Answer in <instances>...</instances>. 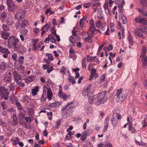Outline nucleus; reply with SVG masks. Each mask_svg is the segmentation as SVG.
Returning <instances> with one entry per match:
<instances>
[{"instance_id":"obj_29","label":"nucleus","mask_w":147,"mask_h":147,"mask_svg":"<svg viewBox=\"0 0 147 147\" xmlns=\"http://www.w3.org/2000/svg\"><path fill=\"white\" fill-rule=\"evenodd\" d=\"M12 124L14 125H16L18 124V121L16 116H13L12 118Z\"/></svg>"},{"instance_id":"obj_15","label":"nucleus","mask_w":147,"mask_h":147,"mask_svg":"<svg viewBox=\"0 0 147 147\" xmlns=\"http://www.w3.org/2000/svg\"><path fill=\"white\" fill-rule=\"evenodd\" d=\"M9 94V92L7 89H6L3 87L0 88V95L3 96L4 95Z\"/></svg>"},{"instance_id":"obj_52","label":"nucleus","mask_w":147,"mask_h":147,"mask_svg":"<svg viewBox=\"0 0 147 147\" xmlns=\"http://www.w3.org/2000/svg\"><path fill=\"white\" fill-rule=\"evenodd\" d=\"M16 104L17 107L18 109L20 110L22 108L21 104L19 102L16 101Z\"/></svg>"},{"instance_id":"obj_50","label":"nucleus","mask_w":147,"mask_h":147,"mask_svg":"<svg viewBox=\"0 0 147 147\" xmlns=\"http://www.w3.org/2000/svg\"><path fill=\"white\" fill-rule=\"evenodd\" d=\"M1 105L3 108V109L4 110L6 109L7 107V105L5 103L4 101H3L1 102Z\"/></svg>"},{"instance_id":"obj_45","label":"nucleus","mask_w":147,"mask_h":147,"mask_svg":"<svg viewBox=\"0 0 147 147\" xmlns=\"http://www.w3.org/2000/svg\"><path fill=\"white\" fill-rule=\"evenodd\" d=\"M95 29H89V32L88 34V36L92 37L94 34V31Z\"/></svg>"},{"instance_id":"obj_11","label":"nucleus","mask_w":147,"mask_h":147,"mask_svg":"<svg viewBox=\"0 0 147 147\" xmlns=\"http://www.w3.org/2000/svg\"><path fill=\"white\" fill-rule=\"evenodd\" d=\"M91 85H89L83 91L82 94L84 96L87 95L88 96L90 94H92V93L91 92Z\"/></svg>"},{"instance_id":"obj_17","label":"nucleus","mask_w":147,"mask_h":147,"mask_svg":"<svg viewBox=\"0 0 147 147\" xmlns=\"http://www.w3.org/2000/svg\"><path fill=\"white\" fill-rule=\"evenodd\" d=\"M108 1L105 2L103 5V7L106 13L110 14L111 13V11L108 8Z\"/></svg>"},{"instance_id":"obj_61","label":"nucleus","mask_w":147,"mask_h":147,"mask_svg":"<svg viewBox=\"0 0 147 147\" xmlns=\"http://www.w3.org/2000/svg\"><path fill=\"white\" fill-rule=\"evenodd\" d=\"M141 124H142V125L143 127H145L147 125V123H146L145 120H144L142 121L141 122Z\"/></svg>"},{"instance_id":"obj_39","label":"nucleus","mask_w":147,"mask_h":147,"mask_svg":"<svg viewBox=\"0 0 147 147\" xmlns=\"http://www.w3.org/2000/svg\"><path fill=\"white\" fill-rule=\"evenodd\" d=\"M71 96L70 95H67L65 93L63 94V95L61 98H62L63 100H66L67 99L69 98Z\"/></svg>"},{"instance_id":"obj_59","label":"nucleus","mask_w":147,"mask_h":147,"mask_svg":"<svg viewBox=\"0 0 147 147\" xmlns=\"http://www.w3.org/2000/svg\"><path fill=\"white\" fill-rule=\"evenodd\" d=\"M7 12H4L2 14H1V18L3 19H4L7 16Z\"/></svg>"},{"instance_id":"obj_28","label":"nucleus","mask_w":147,"mask_h":147,"mask_svg":"<svg viewBox=\"0 0 147 147\" xmlns=\"http://www.w3.org/2000/svg\"><path fill=\"white\" fill-rule=\"evenodd\" d=\"M39 88L38 86H36L34 89L32 90V93L33 95H35L37 94V92L38 91Z\"/></svg>"},{"instance_id":"obj_12","label":"nucleus","mask_w":147,"mask_h":147,"mask_svg":"<svg viewBox=\"0 0 147 147\" xmlns=\"http://www.w3.org/2000/svg\"><path fill=\"white\" fill-rule=\"evenodd\" d=\"M11 74L10 72L4 74V80L5 82L9 83L11 82Z\"/></svg>"},{"instance_id":"obj_60","label":"nucleus","mask_w":147,"mask_h":147,"mask_svg":"<svg viewBox=\"0 0 147 147\" xmlns=\"http://www.w3.org/2000/svg\"><path fill=\"white\" fill-rule=\"evenodd\" d=\"M16 82L20 86L23 87L25 86L24 84V83L22 82H21L20 81H19L18 82Z\"/></svg>"},{"instance_id":"obj_18","label":"nucleus","mask_w":147,"mask_h":147,"mask_svg":"<svg viewBox=\"0 0 147 147\" xmlns=\"http://www.w3.org/2000/svg\"><path fill=\"white\" fill-rule=\"evenodd\" d=\"M112 117V119H111L112 124L113 127H115L117 125L118 121L115 118L114 115H113Z\"/></svg>"},{"instance_id":"obj_53","label":"nucleus","mask_w":147,"mask_h":147,"mask_svg":"<svg viewBox=\"0 0 147 147\" xmlns=\"http://www.w3.org/2000/svg\"><path fill=\"white\" fill-rule=\"evenodd\" d=\"M140 30L143 32L147 33V27L144 26L142 27Z\"/></svg>"},{"instance_id":"obj_42","label":"nucleus","mask_w":147,"mask_h":147,"mask_svg":"<svg viewBox=\"0 0 147 147\" xmlns=\"http://www.w3.org/2000/svg\"><path fill=\"white\" fill-rule=\"evenodd\" d=\"M92 37L88 35V36L85 38L84 40L86 42L89 43L91 42H92Z\"/></svg>"},{"instance_id":"obj_3","label":"nucleus","mask_w":147,"mask_h":147,"mask_svg":"<svg viewBox=\"0 0 147 147\" xmlns=\"http://www.w3.org/2000/svg\"><path fill=\"white\" fill-rule=\"evenodd\" d=\"M127 95L126 92H123V89L120 88L117 91L116 96V100L117 102H121L125 99Z\"/></svg>"},{"instance_id":"obj_9","label":"nucleus","mask_w":147,"mask_h":147,"mask_svg":"<svg viewBox=\"0 0 147 147\" xmlns=\"http://www.w3.org/2000/svg\"><path fill=\"white\" fill-rule=\"evenodd\" d=\"M136 23H140L145 25H147V20L144 18L141 15H139L136 17L135 19Z\"/></svg>"},{"instance_id":"obj_64","label":"nucleus","mask_w":147,"mask_h":147,"mask_svg":"<svg viewBox=\"0 0 147 147\" xmlns=\"http://www.w3.org/2000/svg\"><path fill=\"white\" fill-rule=\"evenodd\" d=\"M56 107H59L61 104L62 102L61 101H56L55 102Z\"/></svg>"},{"instance_id":"obj_22","label":"nucleus","mask_w":147,"mask_h":147,"mask_svg":"<svg viewBox=\"0 0 147 147\" xmlns=\"http://www.w3.org/2000/svg\"><path fill=\"white\" fill-rule=\"evenodd\" d=\"M128 40L129 41V44L131 46H132L134 44V42L133 40L132 37L131 36L130 33L128 32Z\"/></svg>"},{"instance_id":"obj_10","label":"nucleus","mask_w":147,"mask_h":147,"mask_svg":"<svg viewBox=\"0 0 147 147\" xmlns=\"http://www.w3.org/2000/svg\"><path fill=\"white\" fill-rule=\"evenodd\" d=\"M122 11L119 10V20L123 24H125L127 22V20L125 14Z\"/></svg>"},{"instance_id":"obj_43","label":"nucleus","mask_w":147,"mask_h":147,"mask_svg":"<svg viewBox=\"0 0 147 147\" xmlns=\"http://www.w3.org/2000/svg\"><path fill=\"white\" fill-rule=\"evenodd\" d=\"M92 4V3H86L83 4V7L86 8H87L90 7Z\"/></svg>"},{"instance_id":"obj_25","label":"nucleus","mask_w":147,"mask_h":147,"mask_svg":"<svg viewBox=\"0 0 147 147\" xmlns=\"http://www.w3.org/2000/svg\"><path fill=\"white\" fill-rule=\"evenodd\" d=\"M18 70L21 74H23L25 70L24 67L22 65L18 66L17 68Z\"/></svg>"},{"instance_id":"obj_31","label":"nucleus","mask_w":147,"mask_h":147,"mask_svg":"<svg viewBox=\"0 0 147 147\" xmlns=\"http://www.w3.org/2000/svg\"><path fill=\"white\" fill-rule=\"evenodd\" d=\"M22 101L24 102L27 103L29 102V98L28 96H24L22 98Z\"/></svg>"},{"instance_id":"obj_62","label":"nucleus","mask_w":147,"mask_h":147,"mask_svg":"<svg viewBox=\"0 0 147 147\" xmlns=\"http://www.w3.org/2000/svg\"><path fill=\"white\" fill-rule=\"evenodd\" d=\"M105 147H112V144L110 142H106L104 144Z\"/></svg>"},{"instance_id":"obj_54","label":"nucleus","mask_w":147,"mask_h":147,"mask_svg":"<svg viewBox=\"0 0 147 147\" xmlns=\"http://www.w3.org/2000/svg\"><path fill=\"white\" fill-rule=\"evenodd\" d=\"M53 69V67L52 66H49L47 69V72L48 73H50Z\"/></svg>"},{"instance_id":"obj_33","label":"nucleus","mask_w":147,"mask_h":147,"mask_svg":"<svg viewBox=\"0 0 147 147\" xmlns=\"http://www.w3.org/2000/svg\"><path fill=\"white\" fill-rule=\"evenodd\" d=\"M96 58V57H92L88 55L87 57V59L88 61L91 62L94 61Z\"/></svg>"},{"instance_id":"obj_27","label":"nucleus","mask_w":147,"mask_h":147,"mask_svg":"<svg viewBox=\"0 0 147 147\" xmlns=\"http://www.w3.org/2000/svg\"><path fill=\"white\" fill-rule=\"evenodd\" d=\"M86 20V17H83V18L82 19L80 22V25L81 28H82L83 27L84 22Z\"/></svg>"},{"instance_id":"obj_36","label":"nucleus","mask_w":147,"mask_h":147,"mask_svg":"<svg viewBox=\"0 0 147 147\" xmlns=\"http://www.w3.org/2000/svg\"><path fill=\"white\" fill-rule=\"evenodd\" d=\"M28 21L25 20H24L21 23V27L23 28L26 26H28Z\"/></svg>"},{"instance_id":"obj_34","label":"nucleus","mask_w":147,"mask_h":147,"mask_svg":"<svg viewBox=\"0 0 147 147\" xmlns=\"http://www.w3.org/2000/svg\"><path fill=\"white\" fill-rule=\"evenodd\" d=\"M20 110V116H22L23 118L25 114V111L22 108L21 109L19 110Z\"/></svg>"},{"instance_id":"obj_6","label":"nucleus","mask_w":147,"mask_h":147,"mask_svg":"<svg viewBox=\"0 0 147 147\" xmlns=\"http://www.w3.org/2000/svg\"><path fill=\"white\" fill-rule=\"evenodd\" d=\"M146 52V47H143L142 49V53L141 57H142V62L144 67L147 66V57L145 55Z\"/></svg>"},{"instance_id":"obj_56","label":"nucleus","mask_w":147,"mask_h":147,"mask_svg":"<svg viewBox=\"0 0 147 147\" xmlns=\"http://www.w3.org/2000/svg\"><path fill=\"white\" fill-rule=\"evenodd\" d=\"M6 1L7 6L13 4L12 0H6Z\"/></svg>"},{"instance_id":"obj_32","label":"nucleus","mask_w":147,"mask_h":147,"mask_svg":"<svg viewBox=\"0 0 147 147\" xmlns=\"http://www.w3.org/2000/svg\"><path fill=\"white\" fill-rule=\"evenodd\" d=\"M129 130L133 133H134L135 132V129L133 126L132 123H130L129 124Z\"/></svg>"},{"instance_id":"obj_8","label":"nucleus","mask_w":147,"mask_h":147,"mask_svg":"<svg viewBox=\"0 0 147 147\" xmlns=\"http://www.w3.org/2000/svg\"><path fill=\"white\" fill-rule=\"evenodd\" d=\"M0 52L3 54V57L5 58H7L8 55L10 53V51L7 49L0 45Z\"/></svg>"},{"instance_id":"obj_20","label":"nucleus","mask_w":147,"mask_h":147,"mask_svg":"<svg viewBox=\"0 0 147 147\" xmlns=\"http://www.w3.org/2000/svg\"><path fill=\"white\" fill-rule=\"evenodd\" d=\"M91 95V96L89 95L88 97L89 102L90 104H92L93 103H95V97L94 96H93V94Z\"/></svg>"},{"instance_id":"obj_46","label":"nucleus","mask_w":147,"mask_h":147,"mask_svg":"<svg viewBox=\"0 0 147 147\" xmlns=\"http://www.w3.org/2000/svg\"><path fill=\"white\" fill-rule=\"evenodd\" d=\"M82 66L84 68H86V60L85 57L82 60Z\"/></svg>"},{"instance_id":"obj_40","label":"nucleus","mask_w":147,"mask_h":147,"mask_svg":"<svg viewBox=\"0 0 147 147\" xmlns=\"http://www.w3.org/2000/svg\"><path fill=\"white\" fill-rule=\"evenodd\" d=\"M140 3L143 7H147V0H140Z\"/></svg>"},{"instance_id":"obj_48","label":"nucleus","mask_w":147,"mask_h":147,"mask_svg":"<svg viewBox=\"0 0 147 147\" xmlns=\"http://www.w3.org/2000/svg\"><path fill=\"white\" fill-rule=\"evenodd\" d=\"M60 72L63 75L65 74L66 70L65 67L64 66H62V67L60 71Z\"/></svg>"},{"instance_id":"obj_37","label":"nucleus","mask_w":147,"mask_h":147,"mask_svg":"<svg viewBox=\"0 0 147 147\" xmlns=\"http://www.w3.org/2000/svg\"><path fill=\"white\" fill-rule=\"evenodd\" d=\"M35 77L34 76H30L28 77L27 79L28 80V82H31L35 80Z\"/></svg>"},{"instance_id":"obj_7","label":"nucleus","mask_w":147,"mask_h":147,"mask_svg":"<svg viewBox=\"0 0 147 147\" xmlns=\"http://www.w3.org/2000/svg\"><path fill=\"white\" fill-rule=\"evenodd\" d=\"M25 15L24 11L22 10H18L15 15V18L18 20H21L24 18Z\"/></svg>"},{"instance_id":"obj_44","label":"nucleus","mask_w":147,"mask_h":147,"mask_svg":"<svg viewBox=\"0 0 147 147\" xmlns=\"http://www.w3.org/2000/svg\"><path fill=\"white\" fill-rule=\"evenodd\" d=\"M89 29H95V26L93 23V20H91L90 22V28Z\"/></svg>"},{"instance_id":"obj_5","label":"nucleus","mask_w":147,"mask_h":147,"mask_svg":"<svg viewBox=\"0 0 147 147\" xmlns=\"http://www.w3.org/2000/svg\"><path fill=\"white\" fill-rule=\"evenodd\" d=\"M74 106H70L65 111L62 113V116L64 118H67L69 117L72 113L74 111Z\"/></svg>"},{"instance_id":"obj_55","label":"nucleus","mask_w":147,"mask_h":147,"mask_svg":"<svg viewBox=\"0 0 147 147\" xmlns=\"http://www.w3.org/2000/svg\"><path fill=\"white\" fill-rule=\"evenodd\" d=\"M109 118L108 117H107L105 120L104 125L108 126L109 124Z\"/></svg>"},{"instance_id":"obj_19","label":"nucleus","mask_w":147,"mask_h":147,"mask_svg":"<svg viewBox=\"0 0 147 147\" xmlns=\"http://www.w3.org/2000/svg\"><path fill=\"white\" fill-rule=\"evenodd\" d=\"M115 1L118 5V8L119 10H122L123 9V5L125 3H123L120 0H116Z\"/></svg>"},{"instance_id":"obj_63","label":"nucleus","mask_w":147,"mask_h":147,"mask_svg":"<svg viewBox=\"0 0 147 147\" xmlns=\"http://www.w3.org/2000/svg\"><path fill=\"white\" fill-rule=\"evenodd\" d=\"M96 25L98 28H100L101 27V23L100 21H98L96 22Z\"/></svg>"},{"instance_id":"obj_23","label":"nucleus","mask_w":147,"mask_h":147,"mask_svg":"<svg viewBox=\"0 0 147 147\" xmlns=\"http://www.w3.org/2000/svg\"><path fill=\"white\" fill-rule=\"evenodd\" d=\"M90 71L91 72L90 75L91 76L96 77H98V74L96 73V69L93 68L91 69Z\"/></svg>"},{"instance_id":"obj_38","label":"nucleus","mask_w":147,"mask_h":147,"mask_svg":"<svg viewBox=\"0 0 147 147\" xmlns=\"http://www.w3.org/2000/svg\"><path fill=\"white\" fill-rule=\"evenodd\" d=\"M46 55L48 57V59L50 61H53V57L52 54L47 53L46 54Z\"/></svg>"},{"instance_id":"obj_26","label":"nucleus","mask_w":147,"mask_h":147,"mask_svg":"<svg viewBox=\"0 0 147 147\" xmlns=\"http://www.w3.org/2000/svg\"><path fill=\"white\" fill-rule=\"evenodd\" d=\"M8 9L11 11L13 12L15 10L16 7V6L14 5V4L8 6Z\"/></svg>"},{"instance_id":"obj_21","label":"nucleus","mask_w":147,"mask_h":147,"mask_svg":"<svg viewBox=\"0 0 147 147\" xmlns=\"http://www.w3.org/2000/svg\"><path fill=\"white\" fill-rule=\"evenodd\" d=\"M102 11V10L100 8L98 9V10L97 12V17L99 19H101L103 17Z\"/></svg>"},{"instance_id":"obj_58","label":"nucleus","mask_w":147,"mask_h":147,"mask_svg":"<svg viewBox=\"0 0 147 147\" xmlns=\"http://www.w3.org/2000/svg\"><path fill=\"white\" fill-rule=\"evenodd\" d=\"M55 28L54 26H53L51 29V33L54 34V35H56V31L55 30Z\"/></svg>"},{"instance_id":"obj_2","label":"nucleus","mask_w":147,"mask_h":147,"mask_svg":"<svg viewBox=\"0 0 147 147\" xmlns=\"http://www.w3.org/2000/svg\"><path fill=\"white\" fill-rule=\"evenodd\" d=\"M43 93L40 98L41 100L44 101L47 98L49 100H50L53 96V94L50 88H48L46 86L43 87Z\"/></svg>"},{"instance_id":"obj_14","label":"nucleus","mask_w":147,"mask_h":147,"mask_svg":"<svg viewBox=\"0 0 147 147\" xmlns=\"http://www.w3.org/2000/svg\"><path fill=\"white\" fill-rule=\"evenodd\" d=\"M15 50L18 51L19 53L21 54H23L26 53V49L24 46L20 45L18 46L17 49H15Z\"/></svg>"},{"instance_id":"obj_24","label":"nucleus","mask_w":147,"mask_h":147,"mask_svg":"<svg viewBox=\"0 0 147 147\" xmlns=\"http://www.w3.org/2000/svg\"><path fill=\"white\" fill-rule=\"evenodd\" d=\"M68 81L69 82L72 83L74 84L76 83L74 77L72 76H70L68 78Z\"/></svg>"},{"instance_id":"obj_16","label":"nucleus","mask_w":147,"mask_h":147,"mask_svg":"<svg viewBox=\"0 0 147 147\" xmlns=\"http://www.w3.org/2000/svg\"><path fill=\"white\" fill-rule=\"evenodd\" d=\"M1 35L5 40H6L10 35V33L7 32L2 31L1 33Z\"/></svg>"},{"instance_id":"obj_1","label":"nucleus","mask_w":147,"mask_h":147,"mask_svg":"<svg viewBox=\"0 0 147 147\" xmlns=\"http://www.w3.org/2000/svg\"><path fill=\"white\" fill-rule=\"evenodd\" d=\"M107 92L106 90L102 91L99 94L94 95L95 104L98 105L105 102L108 99L107 97L106 96Z\"/></svg>"},{"instance_id":"obj_30","label":"nucleus","mask_w":147,"mask_h":147,"mask_svg":"<svg viewBox=\"0 0 147 147\" xmlns=\"http://www.w3.org/2000/svg\"><path fill=\"white\" fill-rule=\"evenodd\" d=\"M6 23L9 26L13 24V20L10 18H8L6 19Z\"/></svg>"},{"instance_id":"obj_57","label":"nucleus","mask_w":147,"mask_h":147,"mask_svg":"<svg viewBox=\"0 0 147 147\" xmlns=\"http://www.w3.org/2000/svg\"><path fill=\"white\" fill-rule=\"evenodd\" d=\"M70 42L72 43H74L76 42L75 39L72 36H70L69 38Z\"/></svg>"},{"instance_id":"obj_41","label":"nucleus","mask_w":147,"mask_h":147,"mask_svg":"<svg viewBox=\"0 0 147 147\" xmlns=\"http://www.w3.org/2000/svg\"><path fill=\"white\" fill-rule=\"evenodd\" d=\"M12 140L13 141L12 143L14 145H16L18 144L19 143V139L18 137H16L15 138V140L12 139L11 141Z\"/></svg>"},{"instance_id":"obj_49","label":"nucleus","mask_w":147,"mask_h":147,"mask_svg":"<svg viewBox=\"0 0 147 147\" xmlns=\"http://www.w3.org/2000/svg\"><path fill=\"white\" fill-rule=\"evenodd\" d=\"M3 28L4 30V31H7L9 30L10 28L9 27H7V26L5 24H3Z\"/></svg>"},{"instance_id":"obj_35","label":"nucleus","mask_w":147,"mask_h":147,"mask_svg":"<svg viewBox=\"0 0 147 147\" xmlns=\"http://www.w3.org/2000/svg\"><path fill=\"white\" fill-rule=\"evenodd\" d=\"M86 111L87 112L88 114H90L92 112V108L90 107H87L86 108L84 107Z\"/></svg>"},{"instance_id":"obj_47","label":"nucleus","mask_w":147,"mask_h":147,"mask_svg":"<svg viewBox=\"0 0 147 147\" xmlns=\"http://www.w3.org/2000/svg\"><path fill=\"white\" fill-rule=\"evenodd\" d=\"M45 25L46 26L45 28H46L45 30L46 32H47L49 30L51 27V24L50 23L47 22L45 24Z\"/></svg>"},{"instance_id":"obj_51","label":"nucleus","mask_w":147,"mask_h":147,"mask_svg":"<svg viewBox=\"0 0 147 147\" xmlns=\"http://www.w3.org/2000/svg\"><path fill=\"white\" fill-rule=\"evenodd\" d=\"M24 59V57L23 56H20L18 59V61H19V63L22 64L24 62L23 60Z\"/></svg>"},{"instance_id":"obj_4","label":"nucleus","mask_w":147,"mask_h":147,"mask_svg":"<svg viewBox=\"0 0 147 147\" xmlns=\"http://www.w3.org/2000/svg\"><path fill=\"white\" fill-rule=\"evenodd\" d=\"M19 41V40L17 38H16L14 36H10L8 42V47L10 48L14 49H17L20 45Z\"/></svg>"},{"instance_id":"obj_13","label":"nucleus","mask_w":147,"mask_h":147,"mask_svg":"<svg viewBox=\"0 0 147 147\" xmlns=\"http://www.w3.org/2000/svg\"><path fill=\"white\" fill-rule=\"evenodd\" d=\"M13 74L14 80L16 82L22 80V76L18 74L16 71H13Z\"/></svg>"}]
</instances>
